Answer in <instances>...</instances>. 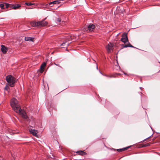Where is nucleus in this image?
<instances>
[{"label": "nucleus", "mask_w": 160, "mask_h": 160, "mask_svg": "<svg viewBox=\"0 0 160 160\" xmlns=\"http://www.w3.org/2000/svg\"><path fill=\"white\" fill-rule=\"evenodd\" d=\"M11 105L13 110L17 113L19 114L22 116V117L24 119H27L28 116L26 112L23 110H22L21 107L18 104V101L14 98H12L11 102Z\"/></svg>", "instance_id": "obj_1"}, {"label": "nucleus", "mask_w": 160, "mask_h": 160, "mask_svg": "<svg viewBox=\"0 0 160 160\" xmlns=\"http://www.w3.org/2000/svg\"><path fill=\"white\" fill-rule=\"evenodd\" d=\"M61 19L60 18H58L57 19V22H61Z\"/></svg>", "instance_id": "obj_21"}, {"label": "nucleus", "mask_w": 160, "mask_h": 160, "mask_svg": "<svg viewBox=\"0 0 160 160\" xmlns=\"http://www.w3.org/2000/svg\"><path fill=\"white\" fill-rule=\"evenodd\" d=\"M113 45L111 43V45H110V46H111V48L112 47H113Z\"/></svg>", "instance_id": "obj_25"}, {"label": "nucleus", "mask_w": 160, "mask_h": 160, "mask_svg": "<svg viewBox=\"0 0 160 160\" xmlns=\"http://www.w3.org/2000/svg\"><path fill=\"white\" fill-rule=\"evenodd\" d=\"M140 93H141V94H142V92H140Z\"/></svg>", "instance_id": "obj_32"}, {"label": "nucleus", "mask_w": 160, "mask_h": 160, "mask_svg": "<svg viewBox=\"0 0 160 160\" xmlns=\"http://www.w3.org/2000/svg\"><path fill=\"white\" fill-rule=\"evenodd\" d=\"M20 7L21 5L20 4H12L10 6V8L17 9Z\"/></svg>", "instance_id": "obj_6"}, {"label": "nucleus", "mask_w": 160, "mask_h": 160, "mask_svg": "<svg viewBox=\"0 0 160 160\" xmlns=\"http://www.w3.org/2000/svg\"><path fill=\"white\" fill-rule=\"evenodd\" d=\"M76 153H78L79 155H84L86 154V152L82 150L77 151V152H76Z\"/></svg>", "instance_id": "obj_13"}, {"label": "nucleus", "mask_w": 160, "mask_h": 160, "mask_svg": "<svg viewBox=\"0 0 160 160\" xmlns=\"http://www.w3.org/2000/svg\"><path fill=\"white\" fill-rule=\"evenodd\" d=\"M127 47H128V44L125 45L123 46V48H127Z\"/></svg>", "instance_id": "obj_22"}, {"label": "nucleus", "mask_w": 160, "mask_h": 160, "mask_svg": "<svg viewBox=\"0 0 160 160\" xmlns=\"http://www.w3.org/2000/svg\"><path fill=\"white\" fill-rule=\"evenodd\" d=\"M45 18L44 20L38 22H31V25L33 27H42L47 26L48 24L47 22L45 20L46 19Z\"/></svg>", "instance_id": "obj_2"}, {"label": "nucleus", "mask_w": 160, "mask_h": 160, "mask_svg": "<svg viewBox=\"0 0 160 160\" xmlns=\"http://www.w3.org/2000/svg\"><path fill=\"white\" fill-rule=\"evenodd\" d=\"M25 4L28 6H29L33 5V4L31 2H26Z\"/></svg>", "instance_id": "obj_18"}, {"label": "nucleus", "mask_w": 160, "mask_h": 160, "mask_svg": "<svg viewBox=\"0 0 160 160\" xmlns=\"http://www.w3.org/2000/svg\"><path fill=\"white\" fill-rule=\"evenodd\" d=\"M106 48L107 50V52L108 53H109L110 52V46L109 44H108V45L106 46Z\"/></svg>", "instance_id": "obj_14"}, {"label": "nucleus", "mask_w": 160, "mask_h": 160, "mask_svg": "<svg viewBox=\"0 0 160 160\" xmlns=\"http://www.w3.org/2000/svg\"><path fill=\"white\" fill-rule=\"evenodd\" d=\"M148 145H149V144H147V145H146V146H148Z\"/></svg>", "instance_id": "obj_28"}, {"label": "nucleus", "mask_w": 160, "mask_h": 160, "mask_svg": "<svg viewBox=\"0 0 160 160\" xmlns=\"http://www.w3.org/2000/svg\"><path fill=\"white\" fill-rule=\"evenodd\" d=\"M4 3H1L0 4V7L2 9H4Z\"/></svg>", "instance_id": "obj_16"}, {"label": "nucleus", "mask_w": 160, "mask_h": 160, "mask_svg": "<svg viewBox=\"0 0 160 160\" xmlns=\"http://www.w3.org/2000/svg\"><path fill=\"white\" fill-rule=\"evenodd\" d=\"M67 43V42H65L63 43L62 44L61 46H64L65 45V44Z\"/></svg>", "instance_id": "obj_20"}, {"label": "nucleus", "mask_w": 160, "mask_h": 160, "mask_svg": "<svg viewBox=\"0 0 160 160\" xmlns=\"http://www.w3.org/2000/svg\"><path fill=\"white\" fill-rule=\"evenodd\" d=\"M117 64H118V62H117Z\"/></svg>", "instance_id": "obj_34"}, {"label": "nucleus", "mask_w": 160, "mask_h": 160, "mask_svg": "<svg viewBox=\"0 0 160 160\" xmlns=\"http://www.w3.org/2000/svg\"><path fill=\"white\" fill-rule=\"evenodd\" d=\"M6 78L8 85L11 87H14L15 82L16 78L11 75L7 76Z\"/></svg>", "instance_id": "obj_3"}, {"label": "nucleus", "mask_w": 160, "mask_h": 160, "mask_svg": "<svg viewBox=\"0 0 160 160\" xmlns=\"http://www.w3.org/2000/svg\"><path fill=\"white\" fill-rule=\"evenodd\" d=\"M60 3V2L58 0H55L52 2H50L49 5L51 7L54 4H59Z\"/></svg>", "instance_id": "obj_8"}, {"label": "nucleus", "mask_w": 160, "mask_h": 160, "mask_svg": "<svg viewBox=\"0 0 160 160\" xmlns=\"http://www.w3.org/2000/svg\"><path fill=\"white\" fill-rule=\"evenodd\" d=\"M46 65V63L45 62H43L42 64L40 67V71L41 73H42L43 72L44 68Z\"/></svg>", "instance_id": "obj_7"}, {"label": "nucleus", "mask_w": 160, "mask_h": 160, "mask_svg": "<svg viewBox=\"0 0 160 160\" xmlns=\"http://www.w3.org/2000/svg\"><path fill=\"white\" fill-rule=\"evenodd\" d=\"M97 68L98 69V66H97Z\"/></svg>", "instance_id": "obj_33"}, {"label": "nucleus", "mask_w": 160, "mask_h": 160, "mask_svg": "<svg viewBox=\"0 0 160 160\" xmlns=\"http://www.w3.org/2000/svg\"><path fill=\"white\" fill-rule=\"evenodd\" d=\"M110 149H111V150H113L114 149L113 148H111Z\"/></svg>", "instance_id": "obj_27"}, {"label": "nucleus", "mask_w": 160, "mask_h": 160, "mask_svg": "<svg viewBox=\"0 0 160 160\" xmlns=\"http://www.w3.org/2000/svg\"><path fill=\"white\" fill-rule=\"evenodd\" d=\"M88 29L90 31H92L95 28L94 25L91 24L88 26Z\"/></svg>", "instance_id": "obj_11"}, {"label": "nucleus", "mask_w": 160, "mask_h": 160, "mask_svg": "<svg viewBox=\"0 0 160 160\" xmlns=\"http://www.w3.org/2000/svg\"><path fill=\"white\" fill-rule=\"evenodd\" d=\"M8 85H7L6 86V87L4 88V89L5 90H7V91H8L9 89H10V88H9V87L8 86Z\"/></svg>", "instance_id": "obj_17"}, {"label": "nucleus", "mask_w": 160, "mask_h": 160, "mask_svg": "<svg viewBox=\"0 0 160 160\" xmlns=\"http://www.w3.org/2000/svg\"><path fill=\"white\" fill-rule=\"evenodd\" d=\"M68 43H67V46H68Z\"/></svg>", "instance_id": "obj_30"}, {"label": "nucleus", "mask_w": 160, "mask_h": 160, "mask_svg": "<svg viewBox=\"0 0 160 160\" xmlns=\"http://www.w3.org/2000/svg\"><path fill=\"white\" fill-rule=\"evenodd\" d=\"M131 146H128V147H127L124 148H121V149H117V151H118V152H122V151H124V150H127Z\"/></svg>", "instance_id": "obj_9"}, {"label": "nucleus", "mask_w": 160, "mask_h": 160, "mask_svg": "<svg viewBox=\"0 0 160 160\" xmlns=\"http://www.w3.org/2000/svg\"><path fill=\"white\" fill-rule=\"evenodd\" d=\"M151 128L152 129V128L151 127Z\"/></svg>", "instance_id": "obj_31"}, {"label": "nucleus", "mask_w": 160, "mask_h": 160, "mask_svg": "<svg viewBox=\"0 0 160 160\" xmlns=\"http://www.w3.org/2000/svg\"><path fill=\"white\" fill-rule=\"evenodd\" d=\"M152 135H151V136H150L149 137H148V138H146V139H145L143 140V141H145L147 139H148V138H150L151 136H152Z\"/></svg>", "instance_id": "obj_23"}, {"label": "nucleus", "mask_w": 160, "mask_h": 160, "mask_svg": "<svg viewBox=\"0 0 160 160\" xmlns=\"http://www.w3.org/2000/svg\"><path fill=\"white\" fill-rule=\"evenodd\" d=\"M1 48V50L2 52L4 53L5 54L7 52V51L8 50V48H7L5 46L3 45H2Z\"/></svg>", "instance_id": "obj_5"}, {"label": "nucleus", "mask_w": 160, "mask_h": 160, "mask_svg": "<svg viewBox=\"0 0 160 160\" xmlns=\"http://www.w3.org/2000/svg\"><path fill=\"white\" fill-rule=\"evenodd\" d=\"M140 88L141 90H142V87H140Z\"/></svg>", "instance_id": "obj_26"}, {"label": "nucleus", "mask_w": 160, "mask_h": 160, "mask_svg": "<svg viewBox=\"0 0 160 160\" xmlns=\"http://www.w3.org/2000/svg\"><path fill=\"white\" fill-rule=\"evenodd\" d=\"M124 74L125 75H127V73H124Z\"/></svg>", "instance_id": "obj_29"}, {"label": "nucleus", "mask_w": 160, "mask_h": 160, "mask_svg": "<svg viewBox=\"0 0 160 160\" xmlns=\"http://www.w3.org/2000/svg\"><path fill=\"white\" fill-rule=\"evenodd\" d=\"M4 4L6 5V8H8V7L10 8V6L12 5V4H8L7 3H4Z\"/></svg>", "instance_id": "obj_15"}, {"label": "nucleus", "mask_w": 160, "mask_h": 160, "mask_svg": "<svg viewBox=\"0 0 160 160\" xmlns=\"http://www.w3.org/2000/svg\"><path fill=\"white\" fill-rule=\"evenodd\" d=\"M55 65H56V66H58L60 67L61 68H62L59 65V64H56V63H55Z\"/></svg>", "instance_id": "obj_24"}, {"label": "nucleus", "mask_w": 160, "mask_h": 160, "mask_svg": "<svg viewBox=\"0 0 160 160\" xmlns=\"http://www.w3.org/2000/svg\"><path fill=\"white\" fill-rule=\"evenodd\" d=\"M34 38L29 37H25V40L27 41H33Z\"/></svg>", "instance_id": "obj_10"}, {"label": "nucleus", "mask_w": 160, "mask_h": 160, "mask_svg": "<svg viewBox=\"0 0 160 160\" xmlns=\"http://www.w3.org/2000/svg\"><path fill=\"white\" fill-rule=\"evenodd\" d=\"M127 34V33H123L122 36V38L121 39V41L124 43H126L127 42H128V39Z\"/></svg>", "instance_id": "obj_4"}, {"label": "nucleus", "mask_w": 160, "mask_h": 160, "mask_svg": "<svg viewBox=\"0 0 160 160\" xmlns=\"http://www.w3.org/2000/svg\"><path fill=\"white\" fill-rule=\"evenodd\" d=\"M128 47H131V48H137L136 47H134L129 42L128 43Z\"/></svg>", "instance_id": "obj_19"}, {"label": "nucleus", "mask_w": 160, "mask_h": 160, "mask_svg": "<svg viewBox=\"0 0 160 160\" xmlns=\"http://www.w3.org/2000/svg\"><path fill=\"white\" fill-rule=\"evenodd\" d=\"M30 133H32L33 135L37 137V131L35 130H31L30 131Z\"/></svg>", "instance_id": "obj_12"}]
</instances>
